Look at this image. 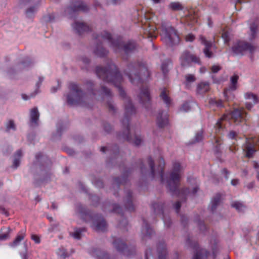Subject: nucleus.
<instances>
[{"label": "nucleus", "instance_id": "obj_37", "mask_svg": "<svg viewBox=\"0 0 259 259\" xmlns=\"http://www.w3.org/2000/svg\"><path fill=\"white\" fill-rule=\"evenodd\" d=\"M258 24H259V20H257L256 22L252 23L250 26L251 31V39L255 38L257 32Z\"/></svg>", "mask_w": 259, "mask_h": 259}, {"label": "nucleus", "instance_id": "obj_47", "mask_svg": "<svg viewBox=\"0 0 259 259\" xmlns=\"http://www.w3.org/2000/svg\"><path fill=\"white\" fill-rule=\"evenodd\" d=\"M203 139V132L200 131L198 132L195 136V142H199Z\"/></svg>", "mask_w": 259, "mask_h": 259}, {"label": "nucleus", "instance_id": "obj_51", "mask_svg": "<svg viewBox=\"0 0 259 259\" xmlns=\"http://www.w3.org/2000/svg\"><path fill=\"white\" fill-rule=\"evenodd\" d=\"M103 126L105 131L108 133H109L112 130V126L108 123H104Z\"/></svg>", "mask_w": 259, "mask_h": 259}, {"label": "nucleus", "instance_id": "obj_42", "mask_svg": "<svg viewBox=\"0 0 259 259\" xmlns=\"http://www.w3.org/2000/svg\"><path fill=\"white\" fill-rule=\"evenodd\" d=\"M6 131L9 132L11 130L15 131L16 128L14 122L13 120H10L6 123Z\"/></svg>", "mask_w": 259, "mask_h": 259}, {"label": "nucleus", "instance_id": "obj_11", "mask_svg": "<svg viewBox=\"0 0 259 259\" xmlns=\"http://www.w3.org/2000/svg\"><path fill=\"white\" fill-rule=\"evenodd\" d=\"M255 147H259V136L257 138L251 137L246 138V141L244 146V150L245 151L246 157L251 158L256 152Z\"/></svg>", "mask_w": 259, "mask_h": 259}, {"label": "nucleus", "instance_id": "obj_3", "mask_svg": "<svg viewBox=\"0 0 259 259\" xmlns=\"http://www.w3.org/2000/svg\"><path fill=\"white\" fill-rule=\"evenodd\" d=\"M95 39L97 40V44L94 52L96 55L100 57H105L108 53V51L102 47V40H107L115 52H123L126 55L136 52L139 48L136 41L129 40L123 43L121 37H119L116 39H114L111 34L107 31H104L101 34L97 35Z\"/></svg>", "mask_w": 259, "mask_h": 259}, {"label": "nucleus", "instance_id": "obj_59", "mask_svg": "<svg viewBox=\"0 0 259 259\" xmlns=\"http://www.w3.org/2000/svg\"><path fill=\"white\" fill-rule=\"evenodd\" d=\"M237 136L236 133L234 131H231L228 134V137L229 138L234 139H235L236 137Z\"/></svg>", "mask_w": 259, "mask_h": 259}, {"label": "nucleus", "instance_id": "obj_4", "mask_svg": "<svg viewBox=\"0 0 259 259\" xmlns=\"http://www.w3.org/2000/svg\"><path fill=\"white\" fill-rule=\"evenodd\" d=\"M182 166L178 162L173 164L171 171L169 174L167 179V188L171 193L172 195H176L181 198L182 201H178L174 204V208L177 213H179L181 207V202L185 201L186 196L190 193L189 188H185L180 189V181L182 175Z\"/></svg>", "mask_w": 259, "mask_h": 259}, {"label": "nucleus", "instance_id": "obj_18", "mask_svg": "<svg viewBox=\"0 0 259 259\" xmlns=\"http://www.w3.org/2000/svg\"><path fill=\"white\" fill-rule=\"evenodd\" d=\"M96 231H105L107 228V223L105 219L101 215L96 216L92 226Z\"/></svg>", "mask_w": 259, "mask_h": 259}, {"label": "nucleus", "instance_id": "obj_12", "mask_svg": "<svg viewBox=\"0 0 259 259\" xmlns=\"http://www.w3.org/2000/svg\"><path fill=\"white\" fill-rule=\"evenodd\" d=\"M180 61L181 65L183 67L189 66L192 62L200 64L199 58L188 51H185L182 53Z\"/></svg>", "mask_w": 259, "mask_h": 259}, {"label": "nucleus", "instance_id": "obj_10", "mask_svg": "<svg viewBox=\"0 0 259 259\" xmlns=\"http://www.w3.org/2000/svg\"><path fill=\"white\" fill-rule=\"evenodd\" d=\"M231 49L234 55L242 56L246 52L252 54L255 51V47L248 42L239 40L233 44Z\"/></svg>", "mask_w": 259, "mask_h": 259}, {"label": "nucleus", "instance_id": "obj_34", "mask_svg": "<svg viewBox=\"0 0 259 259\" xmlns=\"http://www.w3.org/2000/svg\"><path fill=\"white\" fill-rule=\"evenodd\" d=\"M152 207L153 209L154 212L156 214H163V207L164 205L163 204H159L156 203L152 204Z\"/></svg>", "mask_w": 259, "mask_h": 259}, {"label": "nucleus", "instance_id": "obj_61", "mask_svg": "<svg viewBox=\"0 0 259 259\" xmlns=\"http://www.w3.org/2000/svg\"><path fill=\"white\" fill-rule=\"evenodd\" d=\"M55 19V16L54 14H49L47 17V21L49 22H52Z\"/></svg>", "mask_w": 259, "mask_h": 259}, {"label": "nucleus", "instance_id": "obj_13", "mask_svg": "<svg viewBox=\"0 0 259 259\" xmlns=\"http://www.w3.org/2000/svg\"><path fill=\"white\" fill-rule=\"evenodd\" d=\"M239 76L237 75H234L230 78V84L228 88L224 90V95L226 100H232L234 98V95L232 94V92L235 91L237 89V82Z\"/></svg>", "mask_w": 259, "mask_h": 259}, {"label": "nucleus", "instance_id": "obj_30", "mask_svg": "<svg viewBox=\"0 0 259 259\" xmlns=\"http://www.w3.org/2000/svg\"><path fill=\"white\" fill-rule=\"evenodd\" d=\"M91 253L92 255L97 257V259H110L108 253L99 249H93Z\"/></svg>", "mask_w": 259, "mask_h": 259}, {"label": "nucleus", "instance_id": "obj_28", "mask_svg": "<svg viewBox=\"0 0 259 259\" xmlns=\"http://www.w3.org/2000/svg\"><path fill=\"white\" fill-rule=\"evenodd\" d=\"M158 259H166L167 251L164 242H160L157 246Z\"/></svg>", "mask_w": 259, "mask_h": 259}, {"label": "nucleus", "instance_id": "obj_53", "mask_svg": "<svg viewBox=\"0 0 259 259\" xmlns=\"http://www.w3.org/2000/svg\"><path fill=\"white\" fill-rule=\"evenodd\" d=\"M222 37L224 39L225 43H228L229 41L230 38L227 32H223Z\"/></svg>", "mask_w": 259, "mask_h": 259}, {"label": "nucleus", "instance_id": "obj_22", "mask_svg": "<svg viewBox=\"0 0 259 259\" xmlns=\"http://www.w3.org/2000/svg\"><path fill=\"white\" fill-rule=\"evenodd\" d=\"M157 126L159 128H163L168 123V115L167 112H161L159 113L156 120Z\"/></svg>", "mask_w": 259, "mask_h": 259}, {"label": "nucleus", "instance_id": "obj_44", "mask_svg": "<svg viewBox=\"0 0 259 259\" xmlns=\"http://www.w3.org/2000/svg\"><path fill=\"white\" fill-rule=\"evenodd\" d=\"M84 231V228L77 229L75 230L74 232L72 233V236L75 239H80L81 238V233Z\"/></svg>", "mask_w": 259, "mask_h": 259}, {"label": "nucleus", "instance_id": "obj_20", "mask_svg": "<svg viewBox=\"0 0 259 259\" xmlns=\"http://www.w3.org/2000/svg\"><path fill=\"white\" fill-rule=\"evenodd\" d=\"M199 39L201 44L205 46L203 49V53L205 56L209 58L212 57L213 53L210 51L212 45V42L210 40H207L206 38L202 35H200Z\"/></svg>", "mask_w": 259, "mask_h": 259}, {"label": "nucleus", "instance_id": "obj_35", "mask_svg": "<svg viewBox=\"0 0 259 259\" xmlns=\"http://www.w3.org/2000/svg\"><path fill=\"white\" fill-rule=\"evenodd\" d=\"M171 65V62L169 59H166L164 61L161 66V70L163 74L165 76L166 73L168 72L169 66Z\"/></svg>", "mask_w": 259, "mask_h": 259}, {"label": "nucleus", "instance_id": "obj_19", "mask_svg": "<svg viewBox=\"0 0 259 259\" xmlns=\"http://www.w3.org/2000/svg\"><path fill=\"white\" fill-rule=\"evenodd\" d=\"M89 10L88 7L83 3H75L68 7L66 11L70 15L79 11L87 12Z\"/></svg>", "mask_w": 259, "mask_h": 259}, {"label": "nucleus", "instance_id": "obj_7", "mask_svg": "<svg viewBox=\"0 0 259 259\" xmlns=\"http://www.w3.org/2000/svg\"><path fill=\"white\" fill-rule=\"evenodd\" d=\"M70 93L67 95V102L69 105H81L87 106L88 98L87 95L74 83H69Z\"/></svg>", "mask_w": 259, "mask_h": 259}, {"label": "nucleus", "instance_id": "obj_1", "mask_svg": "<svg viewBox=\"0 0 259 259\" xmlns=\"http://www.w3.org/2000/svg\"><path fill=\"white\" fill-rule=\"evenodd\" d=\"M96 72L97 76L104 82L111 83L116 87L118 89L120 96L124 100V114L121 120L124 131L118 136V138L123 139L135 145H140L142 143L140 136L136 132L132 135L130 128V122L132 116L136 114V108L121 87L123 78L117 67L110 60L108 61L106 67L97 66Z\"/></svg>", "mask_w": 259, "mask_h": 259}, {"label": "nucleus", "instance_id": "obj_23", "mask_svg": "<svg viewBox=\"0 0 259 259\" xmlns=\"http://www.w3.org/2000/svg\"><path fill=\"white\" fill-rule=\"evenodd\" d=\"M143 225L142 228V233L143 234L142 239H146V238H150L154 234L153 229L150 228L148 223L145 219H143Z\"/></svg>", "mask_w": 259, "mask_h": 259}, {"label": "nucleus", "instance_id": "obj_54", "mask_svg": "<svg viewBox=\"0 0 259 259\" xmlns=\"http://www.w3.org/2000/svg\"><path fill=\"white\" fill-rule=\"evenodd\" d=\"M221 69V67L220 66L215 65H213L211 68V71L213 73H217Z\"/></svg>", "mask_w": 259, "mask_h": 259}, {"label": "nucleus", "instance_id": "obj_57", "mask_svg": "<svg viewBox=\"0 0 259 259\" xmlns=\"http://www.w3.org/2000/svg\"><path fill=\"white\" fill-rule=\"evenodd\" d=\"M163 222H164L165 226H166L167 227H169L170 226L171 223V220L169 218L167 219L166 218H164V217L163 218Z\"/></svg>", "mask_w": 259, "mask_h": 259}, {"label": "nucleus", "instance_id": "obj_14", "mask_svg": "<svg viewBox=\"0 0 259 259\" xmlns=\"http://www.w3.org/2000/svg\"><path fill=\"white\" fill-rule=\"evenodd\" d=\"M187 243L193 247V249L196 251V252L193 257V259H203L204 258H206L208 256L209 252L203 249H198L199 245L198 243H192L190 237L187 238Z\"/></svg>", "mask_w": 259, "mask_h": 259}, {"label": "nucleus", "instance_id": "obj_60", "mask_svg": "<svg viewBox=\"0 0 259 259\" xmlns=\"http://www.w3.org/2000/svg\"><path fill=\"white\" fill-rule=\"evenodd\" d=\"M222 172L223 174L225 175V178L228 179V175L229 174V171L227 170V168H224L222 169Z\"/></svg>", "mask_w": 259, "mask_h": 259}, {"label": "nucleus", "instance_id": "obj_46", "mask_svg": "<svg viewBox=\"0 0 259 259\" xmlns=\"http://www.w3.org/2000/svg\"><path fill=\"white\" fill-rule=\"evenodd\" d=\"M113 211L118 214H121L122 216L123 215V211L122 208L116 204H115L113 205Z\"/></svg>", "mask_w": 259, "mask_h": 259}, {"label": "nucleus", "instance_id": "obj_49", "mask_svg": "<svg viewBox=\"0 0 259 259\" xmlns=\"http://www.w3.org/2000/svg\"><path fill=\"white\" fill-rule=\"evenodd\" d=\"M31 239L34 241L36 244H39L40 243V238L39 236L35 234H32L31 235Z\"/></svg>", "mask_w": 259, "mask_h": 259}, {"label": "nucleus", "instance_id": "obj_16", "mask_svg": "<svg viewBox=\"0 0 259 259\" xmlns=\"http://www.w3.org/2000/svg\"><path fill=\"white\" fill-rule=\"evenodd\" d=\"M99 93L100 95L106 96L108 100L107 105L109 111L113 113H115L116 111V109L113 105L111 100L112 95L110 90L103 85L101 87V90L99 91Z\"/></svg>", "mask_w": 259, "mask_h": 259}, {"label": "nucleus", "instance_id": "obj_56", "mask_svg": "<svg viewBox=\"0 0 259 259\" xmlns=\"http://www.w3.org/2000/svg\"><path fill=\"white\" fill-rule=\"evenodd\" d=\"M94 185L98 187H103V183L100 180H98L96 182H94Z\"/></svg>", "mask_w": 259, "mask_h": 259}, {"label": "nucleus", "instance_id": "obj_15", "mask_svg": "<svg viewBox=\"0 0 259 259\" xmlns=\"http://www.w3.org/2000/svg\"><path fill=\"white\" fill-rule=\"evenodd\" d=\"M18 1L20 6H25L30 2L34 3L33 6L27 9L25 11L26 15L28 18L31 17L37 11L38 7L40 3V0H18Z\"/></svg>", "mask_w": 259, "mask_h": 259}, {"label": "nucleus", "instance_id": "obj_26", "mask_svg": "<svg viewBox=\"0 0 259 259\" xmlns=\"http://www.w3.org/2000/svg\"><path fill=\"white\" fill-rule=\"evenodd\" d=\"M132 170H124L123 172V176L121 178H115L114 180V183L119 187L121 185H125L127 183V176L129 173H131Z\"/></svg>", "mask_w": 259, "mask_h": 259}, {"label": "nucleus", "instance_id": "obj_63", "mask_svg": "<svg viewBox=\"0 0 259 259\" xmlns=\"http://www.w3.org/2000/svg\"><path fill=\"white\" fill-rule=\"evenodd\" d=\"M0 210L2 211V213L5 214L6 216H9V213L8 211L3 206H0Z\"/></svg>", "mask_w": 259, "mask_h": 259}, {"label": "nucleus", "instance_id": "obj_45", "mask_svg": "<svg viewBox=\"0 0 259 259\" xmlns=\"http://www.w3.org/2000/svg\"><path fill=\"white\" fill-rule=\"evenodd\" d=\"M86 84L88 89L91 91V94L94 96L96 95V93L94 89L93 83L91 81H88L87 82Z\"/></svg>", "mask_w": 259, "mask_h": 259}, {"label": "nucleus", "instance_id": "obj_5", "mask_svg": "<svg viewBox=\"0 0 259 259\" xmlns=\"http://www.w3.org/2000/svg\"><path fill=\"white\" fill-rule=\"evenodd\" d=\"M147 162L148 166L147 167L142 160L140 159L136 163L137 167H139L142 175L150 178L154 179L158 176L161 183H164V169L165 166V162L162 157H160L158 161V165L155 169L154 163L151 157L147 158Z\"/></svg>", "mask_w": 259, "mask_h": 259}, {"label": "nucleus", "instance_id": "obj_38", "mask_svg": "<svg viewBox=\"0 0 259 259\" xmlns=\"http://www.w3.org/2000/svg\"><path fill=\"white\" fill-rule=\"evenodd\" d=\"M10 228H5L0 231V240L7 239L9 236Z\"/></svg>", "mask_w": 259, "mask_h": 259}, {"label": "nucleus", "instance_id": "obj_27", "mask_svg": "<svg viewBox=\"0 0 259 259\" xmlns=\"http://www.w3.org/2000/svg\"><path fill=\"white\" fill-rule=\"evenodd\" d=\"M161 100L166 104L167 108H169L171 103V100L169 97V91L166 88H164L161 91L160 95Z\"/></svg>", "mask_w": 259, "mask_h": 259}, {"label": "nucleus", "instance_id": "obj_33", "mask_svg": "<svg viewBox=\"0 0 259 259\" xmlns=\"http://www.w3.org/2000/svg\"><path fill=\"white\" fill-rule=\"evenodd\" d=\"M22 153L21 150L17 151L14 155L13 167L15 168H17L20 163V159L22 157Z\"/></svg>", "mask_w": 259, "mask_h": 259}, {"label": "nucleus", "instance_id": "obj_9", "mask_svg": "<svg viewBox=\"0 0 259 259\" xmlns=\"http://www.w3.org/2000/svg\"><path fill=\"white\" fill-rule=\"evenodd\" d=\"M150 19V17L148 18L146 16L144 18H141L140 33L143 34V37L155 38L157 37V28L151 24Z\"/></svg>", "mask_w": 259, "mask_h": 259}, {"label": "nucleus", "instance_id": "obj_48", "mask_svg": "<svg viewBox=\"0 0 259 259\" xmlns=\"http://www.w3.org/2000/svg\"><path fill=\"white\" fill-rule=\"evenodd\" d=\"M190 109V106L189 104L187 102L184 103L182 107H181V110L185 112H187L189 111Z\"/></svg>", "mask_w": 259, "mask_h": 259}, {"label": "nucleus", "instance_id": "obj_50", "mask_svg": "<svg viewBox=\"0 0 259 259\" xmlns=\"http://www.w3.org/2000/svg\"><path fill=\"white\" fill-rule=\"evenodd\" d=\"M195 36L192 33H189L185 36V40L186 41L192 42L194 40Z\"/></svg>", "mask_w": 259, "mask_h": 259}, {"label": "nucleus", "instance_id": "obj_58", "mask_svg": "<svg viewBox=\"0 0 259 259\" xmlns=\"http://www.w3.org/2000/svg\"><path fill=\"white\" fill-rule=\"evenodd\" d=\"M127 225V222L125 219H123L122 221L120 222L119 226L120 228L125 227L126 225Z\"/></svg>", "mask_w": 259, "mask_h": 259}, {"label": "nucleus", "instance_id": "obj_8", "mask_svg": "<svg viewBox=\"0 0 259 259\" xmlns=\"http://www.w3.org/2000/svg\"><path fill=\"white\" fill-rule=\"evenodd\" d=\"M161 40L169 47L178 45L180 38L177 30L171 26L163 27L161 33Z\"/></svg>", "mask_w": 259, "mask_h": 259}, {"label": "nucleus", "instance_id": "obj_6", "mask_svg": "<svg viewBox=\"0 0 259 259\" xmlns=\"http://www.w3.org/2000/svg\"><path fill=\"white\" fill-rule=\"evenodd\" d=\"M247 113L243 108L234 109L230 114L224 115L217 122L215 126V133H220L223 130V121L231 119L236 125L246 121Z\"/></svg>", "mask_w": 259, "mask_h": 259}, {"label": "nucleus", "instance_id": "obj_32", "mask_svg": "<svg viewBox=\"0 0 259 259\" xmlns=\"http://www.w3.org/2000/svg\"><path fill=\"white\" fill-rule=\"evenodd\" d=\"M221 199H222V196L220 193L217 194L212 198V199H211V203H210V204H211L210 207H211V210L212 211H214L216 209L217 206L221 202Z\"/></svg>", "mask_w": 259, "mask_h": 259}, {"label": "nucleus", "instance_id": "obj_62", "mask_svg": "<svg viewBox=\"0 0 259 259\" xmlns=\"http://www.w3.org/2000/svg\"><path fill=\"white\" fill-rule=\"evenodd\" d=\"M43 80H44V77H39L38 81L37 82V83L36 84V86L37 87V89H38L40 87Z\"/></svg>", "mask_w": 259, "mask_h": 259}, {"label": "nucleus", "instance_id": "obj_64", "mask_svg": "<svg viewBox=\"0 0 259 259\" xmlns=\"http://www.w3.org/2000/svg\"><path fill=\"white\" fill-rule=\"evenodd\" d=\"M253 167L257 169V170H258L259 169V163L255 161H254L253 162Z\"/></svg>", "mask_w": 259, "mask_h": 259}, {"label": "nucleus", "instance_id": "obj_21", "mask_svg": "<svg viewBox=\"0 0 259 259\" xmlns=\"http://www.w3.org/2000/svg\"><path fill=\"white\" fill-rule=\"evenodd\" d=\"M72 27L75 32L79 35L84 32L90 31L91 29L89 26L85 23L76 21L72 25Z\"/></svg>", "mask_w": 259, "mask_h": 259}, {"label": "nucleus", "instance_id": "obj_2", "mask_svg": "<svg viewBox=\"0 0 259 259\" xmlns=\"http://www.w3.org/2000/svg\"><path fill=\"white\" fill-rule=\"evenodd\" d=\"M124 73L132 84L140 87L138 98L140 102L148 108L151 105V97L148 86L145 81L150 77V72L146 63L143 60L131 62L127 65Z\"/></svg>", "mask_w": 259, "mask_h": 259}, {"label": "nucleus", "instance_id": "obj_29", "mask_svg": "<svg viewBox=\"0 0 259 259\" xmlns=\"http://www.w3.org/2000/svg\"><path fill=\"white\" fill-rule=\"evenodd\" d=\"M26 236V230L22 229L19 231L15 239L11 243V246L13 247L18 245L21 241H22Z\"/></svg>", "mask_w": 259, "mask_h": 259}, {"label": "nucleus", "instance_id": "obj_55", "mask_svg": "<svg viewBox=\"0 0 259 259\" xmlns=\"http://www.w3.org/2000/svg\"><path fill=\"white\" fill-rule=\"evenodd\" d=\"M109 150L112 151L113 154L116 155L119 152V147L115 145L112 149H110Z\"/></svg>", "mask_w": 259, "mask_h": 259}, {"label": "nucleus", "instance_id": "obj_39", "mask_svg": "<svg viewBox=\"0 0 259 259\" xmlns=\"http://www.w3.org/2000/svg\"><path fill=\"white\" fill-rule=\"evenodd\" d=\"M231 206L239 212L243 211L245 208V206L242 203L238 201L233 202L232 203Z\"/></svg>", "mask_w": 259, "mask_h": 259}, {"label": "nucleus", "instance_id": "obj_43", "mask_svg": "<svg viewBox=\"0 0 259 259\" xmlns=\"http://www.w3.org/2000/svg\"><path fill=\"white\" fill-rule=\"evenodd\" d=\"M245 98L246 99H251L252 100L253 104L257 103L258 102V98L257 97L251 93H247L245 94Z\"/></svg>", "mask_w": 259, "mask_h": 259}, {"label": "nucleus", "instance_id": "obj_17", "mask_svg": "<svg viewBox=\"0 0 259 259\" xmlns=\"http://www.w3.org/2000/svg\"><path fill=\"white\" fill-rule=\"evenodd\" d=\"M113 244L118 251L123 253L127 256H130L135 252L134 249L132 250L131 252H130V250L127 249L128 247L126 244L119 238L115 239Z\"/></svg>", "mask_w": 259, "mask_h": 259}, {"label": "nucleus", "instance_id": "obj_52", "mask_svg": "<svg viewBox=\"0 0 259 259\" xmlns=\"http://www.w3.org/2000/svg\"><path fill=\"white\" fill-rule=\"evenodd\" d=\"M198 225L201 231H204L207 229V227L203 222H199L198 223Z\"/></svg>", "mask_w": 259, "mask_h": 259}, {"label": "nucleus", "instance_id": "obj_36", "mask_svg": "<svg viewBox=\"0 0 259 259\" xmlns=\"http://www.w3.org/2000/svg\"><path fill=\"white\" fill-rule=\"evenodd\" d=\"M185 79V85L186 87L188 89H189L190 88V83L195 82L196 80L195 75L192 74H188L186 75Z\"/></svg>", "mask_w": 259, "mask_h": 259}, {"label": "nucleus", "instance_id": "obj_24", "mask_svg": "<svg viewBox=\"0 0 259 259\" xmlns=\"http://www.w3.org/2000/svg\"><path fill=\"white\" fill-rule=\"evenodd\" d=\"M124 206L125 208L130 212L134 211L135 209L133 203L132 193L131 191H127L126 192V198L124 200Z\"/></svg>", "mask_w": 259, "mask_h": 259}, {"label": "nucleus", "instance_id": "obj_40", "mask_svg": "<svg viewBox=\"0 0 259 259\" xmlns=\"http://www.w3.org/2000/svg\"><path fill=\"white\" fill-rule=\"evenodd\" d=\"M169 8L173 11L182 10L183 6L179 2H172L169 5Z\"/></svg>", "mask_w": 259, "mask_h": 259}, {"label": "nucleus", "instance_id": "obj_31", "mask_svg": "<svg viewBox=\"0 0 259 259\" xmlns=\"http://www.w3.org/2000/svg\"><path fill=\"white\" fill-rule=\"evenodd\" d=\"M39 114L37 108L36 107H34L32 108L30 113V122L32 124H34L35 125H38V120L39 118Z\"/></svg>", "mask_w": 259, "mask_h": 259}, {"label": "nucleus", "instance_id": "obj_25", "mask_svg": "<svg viewBox=\"0 0 259 259\" xmlns=\"http://www.w3.org/2000/svg\"><path fill=\"white\" fill-rule=\"evenodd\" d=\"M209 90V83L207 81H201L197 85L196 93L199 95H203L208 92Z\"/></svg>", "mask_w": 259, "mask_h": 259}, {"label": "nucleus", "instance_id": "obj_41", "mask_svg": "<svg viewBox=\"0 0 259 259\" xmlns=\"http://www.w3.org/2000/svg\"><path fill=\"white\" fill-rule=\"evenodd\" d=\"M209 104L211 106H215L219 108H222L224 106L223 101L220 99H211L209 101Z\"/></svg>", "mask_w": 259, "mask_h": 259}]
</instances>
